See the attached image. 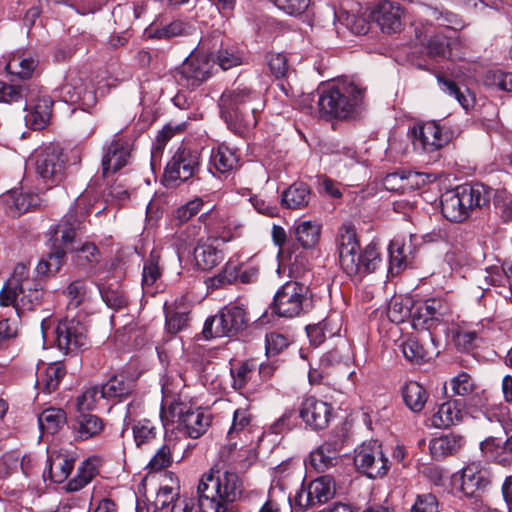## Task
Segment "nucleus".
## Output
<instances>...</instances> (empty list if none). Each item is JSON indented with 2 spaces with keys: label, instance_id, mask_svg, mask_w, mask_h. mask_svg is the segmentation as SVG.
Listing matches in <instances>:
<instances>
[{
  "label": "nucleus",
  "instance_id": "obj_14",
  "mask_svg": "<svg viewBox=\"0 0 512 512\" xmlns=\"http://www.w3.org/2000/svg\"><path fill=\"white\" fill-rule=\"evenodd\" d=\"M354 464L359 472L372 479L383 477L389 470V460L376 440L364 442L355 449Z\"/></svg>",
  "mask_w": 512,
  "mask_h": 512
},
{
  "label": "nucleus",
  "instance_id": "obj_18",
  "mask_svg": "<svg viewBox=\"0 0 512 512\" xmlns=\"http://www.w3.org/2000/svg\"><path fill=\"white\" fill-rule=\"evenodd\" d=\"M449 304L439 298L427 299L413 305L412 326L418 330H429L449 314Z\"/></svg>",
  "mask_w": 512,
  "mask_h": 512
},
{
  "label": "nucleus",
  "instance_id": "obj_28",
  "mask_svg": "<svg viewBox=\"0 0 512 512\" xmlns=\"http://www.w3.org/2000/svg\"><path fill=\"white\" fill-rule=\"evenodd\" d=\"M464 438L456 434H446L433 438L429 442L431 456L435 460H442L448 456L457 454L463 447Z\"/></svg>",
  "mask_w": 512,
  "mask_h": 512
},
{
  "label": "nucleus",
  "instance_id": "obj_49",
  "mask_svg": "<svg viewBox=\"0 0 512 512\" xmlns=\"http://www.w3.org/2000/svg\"><path fill=\"white\" fill-rule=\"evenodd\" d=\"M98 289L102 300L108 307L118 310L127 305V297L117 283L99 284Z\"/></svg>",
  "mask_w": 512,
  "mask_h": 512
},
{
  "label": "nucleus",
  "instance_id": "obj_24",
  "mask_svg": "<svg viewBox=\"0 0 512 512\" xmlns=\"http://www.w3.org/2000/svg\"><path fill=\"white\" fill-rule=\"evenodd\" d=\"M202 48L209 50L207 56L210 63H216L222 70H228L242 63V57L234 46L223 45L220 33L213 35L211 39L200 41Z\"/></svg>",
  "mask_w": 512,
  "mask_h": 512
},
{
  "label": "nucleus",
  "instance_id": "obj_41",
  "mask_svg": "<svg viewBox=\"0 0 512 512\" xmlns=\"http://www.w3.org/2000/svg\"><path fill=\"white\" fill-rule=\"evenodd\" d=\"M340 331L338 324L334 323L331 318H326L316 324L306 326L307 336L310 343L314 346L322 344L327 337H333Z\"/></svg>",
  "mask_w": 512,
  "mask_h": 512
},
{
  "label": "nucleus",
  "instance_id": "obj_25",
  "mask_svg": "<svg viewBox=\"0 0 512 512\" xmlns=\"http://www.w3.org/2000/svg\"><path fill=\"white\" fill-rule=\"evenodd\" d=\"M131 156V146L124 137L116 133L102 157V174L106 177L128 164Z\"/></svg>",
  "mask_w": 512,
  "mask_h": 512
},
{
  "label": "nucleus",
  "instance_id": "obj_37",
  "mask_svg": "<svg viewBox=\"0 0 512 512\" xmlns=\"http://www.w3.org/2000/svg\"><path fill=\"white\" fill-rule=\"evenodd\" d=\"M4 202L9 209V213L15 217L38 206L39 197L36 194L10 191L4 195Z\"/></svg>",
  "mask_w": 512,
  "mask_h": 512
},
{
  "label": "nucleus",
  "instance_id": "obj_2",
  "mask_svg": "<svg viewBox=\"0 0 512 512\" xmlns=\"http://www.w3.org/2000/svg\"><path fill=\"white\" fill-rule=\"evenodd\" d=\"M185 380L180 374L168 377L162 384L161 417L175 423L180 433L197 439L211 423V416L194 408L184 392Z\"/></svg>",
  "mask_w": 512,
  "mask_h": 512
},
{
  "label": "nucleus",
  "instance_id": "obj_6",
  "mask_svg": "<svg viewBox=\"0 0 512 512\" xmlns=\"http://www.w3.org/2000/svg\"><path fill=\"white\" fill-rule=\"evenodd\" d=\"M44 297L41 280L30 278L29 269L24 264H17L12 276L0 291V305L12 306L19 315L21 311H32L42 304Z\"/></svg>",
  "mask_w": 512,
  "mask_h": 512
},
{
  "label": "nucleus",
  "instance_id": "obj_13",
  "mask_svg": "<svg viewBox=\"0 0 512 512\" xmlns=\"http://www.w3.org/2000/svg\"><path fill=\"white\" fill-rule=\"evenodd\" d=\"M212 75V63L207 55L192 52L175 70L174 79L178 85L187 89H195L207 81Z\"/></svg>",
  "mask_w": 512,
  "mask_h": 512
},
{
  "label": "nucleus",
  "instance_id": "obj_40",
  "mask_svg": "<svg viewBox=\"0 0 512 512\" xmlns=\"http://www.w3.org/2000/svg\"><path fill=\"white\" fill-rule=\"evenodd\" d=\"M437 81L441 90L454 97L465 110L473 107L475 98L468 88L462 89L456 82L442 75L437 76Z\"/></svg>",
  "mask_w": 512,
  "mask_h": 512
},
{
  "label": "nucleus",
  "instance_id": "obj_32",
  "mask_svg": "<svg viewBox=\"0 0 512 512\" xmlns=\"http://www.w3.org/2000/svg\"><path fill=\"white\" fill-rule=\"evenodd\" d=\"M398 347L410 362L422 363L431 359L432 353L415 335H406L398 340Z\"/></svg>",
  "mask_w": 512,
  "mask_h": 512
},
{
  "label": "nucleus",
  "instance_id": "obj_63",
  "mask_svg": "<svg viewBox=\"0 0 512 512\" xmlns=\"http://www.w3.org/2000/svg\"><path fill=\"white\" fill-rule=\"evenodd\" d=\"M101 397V388L97 386L86 389L80 396L77 397V409L81 413L93 410L96 407L97 401Z\"/></svg>",
  "mask_w": 512,
  "mask_h": 512
},
{
  "label": "nucleus",
  "instance_id": "obj_15",
  "mask_svg": "<svg viewBox=\"0 0 512 512\" xmlns=\"http://www.w3.org/2000/svg\"><path fill=\"white\" fill-rule=\"evenodd\" d=\"M410 136L415 150L431 153L446 145L451 140L453 133L439 122L430 121L414 126L410 131Z\"/></svg>",
  "mask_w": 512,
  "mask_h": 512
},
{
  "label": "nucleus",
  "instance_id": "obj_17",
  "mask_svg": "<svg viewBox=\"0 0 512 512\" xmlns=\"http://www.w3.org/2000/svg\"><path fill=\"white\" fill-rule=\"evenodd\" d=\"M199 153L186 147H180L167 163L164 178L168 183L185 182L199 169Z\"/></svg>",
  "mask_w": 512,
  "mask_h": 512
},
{
  "label": "nucleus",
  "instance_id": "obj_51",
  "mask_svg": "<svg viewBox=\"0 0 512 512\" xmlns=\"http://www.w3.org/2000/svg\"><path fill=\"white\" fill-rule=\"evenodd\" d=\"M67 299V309H77L86 299L88 294L87 282L84 279L72 281L63 291Z\"/></svg>",
  "mask_w": 512,
  "mask_h": 512
},
{
  "label": "nucleus",
  "instance_id": "obj_54",
  "mask_svg": "<svg viewBox=\"0 0 512 512\" xmlns=\"http://www.w3.org/2000/svg\"><path fill=\"white\" fill-rule=\"evenodd\" d=\"M319 235V227L311 221H303L295 228L296 239L304 248L313 247L318 242Z\"/></svg>",
  "mask_w": 512,
  "mask_h": 512
},
{
  "label": "nucleus",
  "instance_id": "obj_3",
  "mask_svg": "<svg viewBox=\"0 0 512 512\" xmlns=\"http://www.w3.org/2000/svg\"><path fill=\"white\" fill-rule=\"evenodd\" d=\"M264 106L262 95L246 86L226 90L220 97L222 118L230 130L240 135L257 125Z\"/></svg>",
  "mask_w": 512,
  "mask_h": 512
},
{
  "label": "nucleus",
  "instance_id": "obj_56",
  "mask_svg": "<svg viewBox=\"0 0 512 512\" xmlns=\"http://www.w3.org/2000/svg\"><path fill=\"white\" fill-rule=\"evenodd\" d=\"M175 444L171 442L164 443L150 460L148 467L152 471H161L169 467L173 462L172 452Z\"/></svg>",
  "mask_w": 512,
  "mask_h": 512
},
{
  "label": "nucleus",
  "instance_id": "obj_16",
  "mask_svg": "<svg viewBox=\"0 0 512 512\" xmlns=\"http://www.w3.org/2000/svg\"><path fill=\"white\" fill-rule=\"evenodd\" d=\"M55 334L57 347L66 354L75 352L88 344L86 325L74 317L66 316L59 321Z\"/></svg>",
  "mask_w": 512,
  "mask_h": 512
},
{
  "label": "nucleus",
  "instance_id": "obj_64",
  "mask_svg": "<svg viewBox=\"0 0 512 512\" xmlns=\"http://www.w3.org/2000/svg\"><path fill=\"white\" fill-rule=\"evenodd\" d=\"M438 510V500L432 493L418 495L411 508V512H438Z\"/></svg>",
  "mask_w": 512,
  "mask_h": 512
},
{
  "label": "nucleus",
  "instance_id": "obj_4",
  "mask_svg": "<svg viewBox=\"0 0 512 512\" xmlns=\"http://www.w3.org/2000/svg\"><path fill=\"white\" fill-rule=\"evenodd\" d=\"M366 87L358 79H341L318 95V109L326 119H348L358 113Z\"/></svg>",
  "mask_w": 512,
  "mask_h": 512
},
{
  "label": "nucleus",
  "instance_id": "obj_42",
  "mask_svg": "<svg viewBox=\"0 0 512 512\" xmlns=\"http://www.w3.org/2000/svg\"><path fill=\"white\" fill-rule=\"evenodd\" d=\"M75 460L73 457L58 454L49 459V478L55 483H62L71 474Z\"/></svg>",
  "mask_w": 512,
  "mask_h": 512
},
{
  "label": "nucleus",
  "instance_id": "obj_60",
  "mask_svg": "<svg viewBox=\"0 0 512 512\" xmlns=\"http://www.w3.org/2000/svg\"><path fill=\"white\" fill-rule=\"evenodd\" d=\"M255 370V365L250 362H244L237 367L231 368L233 387L237 390L243 389L254 375Z\"/></svg>",
  "mask_w": 512,
  "mask_h": 512
},
{
  "label": "nucleus",
  "instance_id": "obj_48",
  "mask_svg": "<svg viewBox=\"0 0 512 512\" xmlns=\"http://www.w3.org/2000/svg\"><path fill=\"white\" fill-rule=\"evenodd\" d=\"M39 426L48 433H56L66 422V412L60 408L45 409L38 417Z\"/></svg>",
  "mask_w": 512,
  "mask_h": 512
},
{
  "label": "nucleus",
  "instance_id": "obj_11",
  "mask_svg": "<svg viewBox=\"0 0 512 512\" xmlns=\"http://www.w3.org/2000/svg\"><path fill=\"white\" fill-rule=\"evenodd\" d=\"M247 324L245 309L238 305H228L217 315L206 320L203 335L205 339L232 337L242 331Z\"/></svg>",
  "mask_w": 512,
  "mask_h": 512
},
{
  "label": "nucleus",
  "instance_id": "obj_12",
  "mask_svg": "<svg viewBox=\"0 0 512 512\" xmlns=\"http://www.w3.org/2000/svg\"><path fill=\"white\" fill-rule=\"evenodd\" d=\"M35 170L48 188L58 185L65 177L67 158L62 149L49 145L34 154Z\"/></svg>",
  "mask_w": 512,
  "mask_h": 512
},
{
  "label": "nucleus",
  "instance_id": "obj_38",
  "mask_svg": "<svg viewBox=\"0 0 512 512\" xmlns=\"http://www.w3.org/2000/svg\"><path fill=\"white\" fill-rule=\"evenodd\" d=\"M402 397L405 405L413 412H421L428 400L426 389L416 381L405 383L402 388Z\"/></svg>",
  "mask_w": 512,
  "mask_h": 512
},
{
  "label": "nucleus",
  "instance_id": "obj_46",
  "mask_svg": "<svg viewBox=\"0 0 512 512\" xmlns=\"http://www.w3.org/2000/svg\"><path fill=\"white\" fill-rule=\"evenodd\" d=\"M188 34V26L184 22L177 20L173 21L170 24H167L162 27H158L155 25H151L146 30V35L150 39H171L178 36H183Z\"/></svg>",
  "mask_w": 512,
  "mask_h": 512
},
{
  "label": "nucleus",
  "instance_id": "obj_26",
  "mask_svg": "<svg viewBox=\"0 0 512 512\" xmlns=\"http://www.w3.org/2000/svg\"><path fill=\"white\" fill-rule=\"evenodd\" d=\"M135 386L136 381L134 378L120 373L110 377L101 386V397L108 400L122 401L133 393Z\"/></svg>",
  "mask_w": 512,
  "mask_h": 512
},
{
  "label": "nucleus",
  "instance_id": "obj_61",
  "mask_svg": "<svg viewBox=\"0 0 512 512\" xmlns=\"http://www.w3.org/2000/svg\"><path fill=\"white\" fill-rule=\"evenodd\" d=\"M451 389L458 396H468L476 389L475 382L467 372H460L450 381Z\"/></svg>",
  "mask_w": 512,
  "mask_h": 512
},
{
  "label": "nucleus",
  "instance_id": "obj_19",
  "mask_svg": "<svg viewBox=\"0 0 512 512\" xmlns=\"http://www.w3.org/2000/svg\"><path fill=\"white\" fill-rule=\"evenodd\" d=\"M81 226V219L77 217L75 211H68L52 229V246L72 253L81 243V239L79 238Z\"/></svg>",
  "mask_w": 512,
  "mask_h": 512
},
{
  "label": "nucleus",
  "instance_id": "obj_57",
  "mask_svg": "<svg viewBox=\"0 0 512 512\" xmlns=\"http://www.w3.org/2000/svg\"><path fill=\"white\" fill-rule=\"evenodd\" d=\"M338 20L353 34L364 35L369 31V22L363 16L343 12L338 15Z\"/></svg>",
  "mask_w": 512,
  "mask_h": 512
},
{
  "label": "nucleus",
  "instance_id": "obj_58",
  "mask_svg": "<svg viewBox=\"0 0 512 512\" xmlns=\"http://www.w3.org/2000/svg\"><path fill=\"white\" fill-rule=\"evenodd\" d=\"M160 276L161 269L159 267V256L152 252L149 259L145 261L143 266L142 286L144 288L151 287Z\"/></svg>",
  "mask_w": 512,
  "mask_h": 512
},
{
  "label": "nucleus",
  "instance_id": "obj_1",
  "mask_svg": "<svg viewBox=\"0 0 512 512\" xmlns=\"http://www.w3.org/2000/svg\"><path fill=\"white\" fill-rule=\"evenodd\" d=\"M196 499L184 495L171 496L170 512H237L235 502L242 494V482L234 472L215 476L204 474L197 486Z\"/></svg>",
  "mask_w": 512,
  "mask_h": 512
},
{
  "label": "nucleus",
  "instance_id": "obj_30",
  "mask_svg": "<svg viewBox=\"0 0 512 512\" xmlns=\"http://www.w3.org/2000/svg\"><path fill=\"white\" fill-rule=\"evenodd\" d=\"M238 161V156L234 150L224 144L219 145L212 150L209 172L214 176L216 173L226 174L237 167Z\"/></svg>",
  "mask_w": 512,
  "mask_h": 512
},
{
  "label": "nucleus",
  "instance_id": "obj_9",
  "mask_svg": "<svg viewBox=\"0 0 512 512\" xmlns=\"http://www.w3.org/2000/svg\"><path fill=\"white\" fill-rule=\"evenodd\" d=\"M311 304L309 286L298 281H288L274 295L272 311L279 317L300 316Z\"/></svg>",
  "mask_w": 512,
  "mask_h": 512
},
{
  "label": "nucleus",
  "instance_id": "obj_33",
  "mask_svg": "<svg viewBox=\"0 0 512 512\" xmlns=\"http://www.w3.org/2000/svg\"><path fill=\"white\" fill-rule=\"evenodd\" d=\"M52 105L48 98L38 99L24 117L26 125L33 130L44 129L50 121Z\"/></svg>",
  "mask_w": 512,
  "mask_h": 512
},
{
  "label": "nucleus",
  "instance_id": "obj_62",
  "mask_svg": "<svg viewBox=\"0 0 512 512\" xmlns=\"http://www.w3.org/2000/svg\"><path fill=\"white\" fill-rule=\"evenodd\" d=\"M290 344L288 337L279 332H270L265 337V349L267 356H276L285 350Z\"/></svg>",
  "mask_w": 512,
  "mask_h": 512
},
{
  "label": "nucleus",
  "instance_id": "obj_53",
  "mask_svg": "<svg viewBox=\"0 0 512 512\" xmlns=\"http://www.w3.org/2000/svg\"><path fill=\"white\" fill-rule=\"evenodd\" d=\"M72 253H75L76 264L83 268L92 267L99 262L100 253L91 242L80 243Z\"/></svg>",
  "mask_w": 512,
  "mask_h": 512
},
{
  "label": "nucleus",
  "instance_id": "obj_43",
  "mask_svg": "<svg viewBox=\"0 0 512 512\" xmlns=\"http://www.w3.org/2000/svg\"><path fill=\"white\" fill-rule=\"evenodd\" d=\"M310 493L316 504L325 503L335 494V481L330 475H323L309 483Z\"/></svg>",
  "mask_w": 512,
  "mask_h": 512
},
{
  "label": "nucleus",
  "instance_id": "obj_5",
  "mask_svg": "<svg viewBox=\"0 0 512 512\" xmlns=\"http://www.w3.org/2000/svg\"><path fill=\"white\" fill-rule=\"evenodd\" d=\"M339 262L343 271L350 277L361 279L374 272L381 263L380 252L376 244L370 243L360 250L355 228L344 224L337 236Z\"/></svg>",
  "mask_w": 512,
  "mask_h": 512
},
{
  "label": "nucleus",
  "instance_id": "obj_59",
  "mask_svg": "<svg viewBox=\"0 0 512 512\" xmlns=\"http://www.w3.org/2000/svg\"><path fill=\"white\" fill-rule=\"evenodd\" d=\"M267 64L271 73L279 78H286L291 73L288 58L283 53H269L267 55Z\"/></svg>",
  "mask_w": 512,
  "mask_h": 512
},
{
  "label": "nucleus",
  "instance_id": "obj_36",
  "mask_svg": "<svg viewBox=\"0 0 512 512\" xmlns=\"http://www.w3.org/2000/svg\"><path fill=\"white\" fill-rule=\"evenodd\" d=\"M173 305H165L166 328L176 334L188 323L189 307L185 299L176 300Z\"/></svg>",
  "mask_w": 512,
  "mask_h": 512
},
{
  "label": "nucleus",
  "instance_id": "obj_34",
  "mask_svg": "<svg viewBox=\"0 0 512 512\" xmlns=\"http://www.w3.org/2000/svg\"><path fill=\"white\" fill-rule=\"evenodd\" d=\"M104 428L102 420L90 413H81L75 418L72 430L77 439L87 440L98 435Z\"/></svg>",
  "mask_w": 512,
  "mask_h": 512
},
{
  "label": "nucleus",
  "instance_id": "obj_7",
  "mask_svg": "<svg viewBox=\"0 0 512 512\" xmlns=\"http://www.w3.org/2000/svg\"><path fill=\"white\" fill-rule=\"evenodd\" d=\"M487 202L488 194L482 184H463L442 194L441 212L447 220L459 223Z\"/></svg>",
  "mask_w": 512,
  "mask_h": 512
},
{
  "label": "nucleus",
  "instance_id": "obj_22",
  "mask_svg": "<svg viewBox=\"0 0 512 512\" xmlns=\"http://www.w3.org/2000/svg\"><path fill=\"white\" fill-rule=\"evenodd\" d=\"M404 14L398 2L383 0L373 6L370 17L383 33L392 34L402 30Z\"/></svg>",
  "mask_w": 512,
  "mask_h": 512
},
{
  "label": "nucleus",
  "instance_id": "obj_52",
  "mask_svg": "<svg viewBox=\"0 0 512 512\" xmlns=\"http://www.w3.org/2000/svg\"><path fill=\"white\" fill-rule=\"evenodd\" d=\"M411 299H401L394 297L387 309V316L393 323L399 324L404 322L407 318H412L413 306Z\"/></svg>",
  "mask_w": 512,
  "mask_h": 512
},
{
  "label": "nucleus",
  "instance_id": "obj_44",
  "mask_svg": "<svg viewBox=\"0 0 512 512\" xmlns=\"http://www.w3.org/2000/svg\"><path fill=\"white\" fill-rule=\"evenodd\" d=\"M388 252L390 257L389 270L392 274H397L407 266L410 247H407L403 240L395 238L390 242Z\"/></svg>",
  "mask_w": 512,
  "mask_h": 512
},
{
  "label": "nucleus",
  "instance_id": "obj_55",
  "mask_svg": "<svg viewBox=\"0 0 512 512\" xmlns=\"http://www.w3.org/2000/svg\"><path fill=\"white\" fill-rule=\"evenodd\" d=\"M484 84L491 88L512 93V71L489 70L485 74Z\"/></svg>",
  "mask_w": 512,
  "mask_h": 512
},
{
  "label": "nucleus",
  "instance_id": "obj_39",
  "mask_svg": "<svg viewBox=\"0 0 512 512\" xmlns=\"http://www.w3.org/2000/svg\"><path fill=\"white\" fill-rule=\"evenodd\" d=\"M37 65V60L25 52L13 54L6 63L8 73L18 76L21 79H28L32 76Z\"/></svg>",
  "mask_w": 512,
  "mask_h": 512
},
{
  "label": "nucleus",
  "instance_id": "obj_35",
  "mask_svg": "<svg viewBox=\"0 0 512 512\" xmlns=\"http://www.w3.org/2000/svg\"><path fill=\"white\" fill-rule=\"evenodd\" d=\"M311 190L303 182L293 183L281 195V203L287 209H301L309 204Z\"/></svg>",
  "mask_w": 512,
  "mask_h": 512
},
{
  "label": "nucleus",
  "instance_id": "obj_8",
  "mask_svg": "<svg viewBox=\"0 0 512 512\" xmlns=\"http://www.w3.org/2000/svg\"><path fill=\"white\" fill-rule=\"evenodd\" d=\"M428 15L438 21V26L432 24L426 27H416L415 35L421 44L427 48L428 55L431 57L450 58L453 45V36L455 30L448 25L451 23V14L445 15L436 8H429Z\"/></svg>",
  "mask_w": 512,
  "mask_h": 512
},
{
  "label": "nucleus",
  "instance_id": "obj_23",
  "mask_svg": "<svg viewBox=\"0 0 512 512\" xmlns=\"http://www.w3.org/2000/svg\"><path fill=\"white\" fill-rule=\"evenodd\" d=\"M228 239L208 237L200 239L193 251L195 265L202 271H208L220 264L225 257L224 245Z\"/></svg>",
  "mask_w": 512,
  "mask_h": 512
},
{
  "label": "nucleus",
  "instance_id": "obj_47",
  "mask_svg": "<svg viewBox=\"0 0 512 512\" xmlns=\"http://www.w3.org/2000/svg\"><path fill=\"white\" fill-rule=\"evenodd\" d=\"M252 422V414L247 408H238L234 411L233 422L227 433L230 448L236 446L235 438L241 437L242 433L249 430Z\"/></svg>",
  "mask_w": 512,
  "mask_h": 512
},
{
  "label": "nucleus",
  "instance_id": "obj_20",
  "mask_svg": "<svg viewBox=\"0 0 512 512\" xmlns=\"http://www.w3.org/2000/svg\"><path fill=\"white\" fill-rule=\"evenodd\" d=\"M59 97L70 104H81L86 107L96 102V96L90 82L76 72H69L64 84L59 89Z\"/></svg>",
  "mask_w": 512,
  "mask_h": 512
},
{
  "label": "nucleus",
  "instance_id": "obj_21",
  "mask_svg": "<svg viewBox=\"0 0 512 512\" xmlns=\"http://www.w3.org/2000/svg\"><path fill=\"white\" fill-rule=\"evenodd\" d=\"M332 411L333 408L329 403L314 396H308L300 404L299 417L306 428L319 431L328 427Z\"/></svg>",
  "mask_w": 512,
  "mask_h": 512
},
{
  "label": "nucleus",
  "instance_id": "obj_29",
  "mask_svg": "<svg viewBox=\"0 0 512 512\" xmlns=\"http://www.w3.org/2000/svg\"><path fill=\"white\" fill-rule=\"evenodd\" d=\"M463 406L457 400L442 403L437 412L432 415L431 422L436 428H448L462 421Z\"/></svg>",
  "mask_w": 512,
  "mask_h": 512
},
{
  "label": "nucleus",
  "instance_id": "obj_50",
  "mask_svg": "<svg viewBox=\"0 0 512 512\" xmlns=\"http://www.w3.org/2000/svg\"><path fill=\"white\" fill-rule=\"evenodd\" d=\"M157 426L148 419L139 420L133 426V436L137 447L152 444L157 439Z\"/></svg>",
  "mask_w": 512,
  "mask_h": 512
},
{
  "label": "nucleus",
  "instance_id": "obj_10",
  "mask_svg": "<svg viewBox=\"0 0 512 512\" xmlns=\"http://www.w3.org/2000/svg\"><path fill=\"white\" fill-rule=\"evenodd\" d=\"M489 483V472L480 463L472 462L462 469L461 491L465 505L472 512H485L482 493Z\"/></svg>",
  "mask_w": 512,
  "mask_h": 512
},
{
  "label": "nucleus",
  "instance_id": "obj_27",
  "mask_svg": "<svg viewBox=\"0 0 512 512\" xmlns=\"http://www.w3.org/2000/svg\"><path fill=\"white\" fill-rule=\"evenodd\" d=\"M65 374L64 365L60 362L43 364L37 369L36 387L40 391L50 394L58 388Z\"/></svg>",
  "mask_w": 512,
  "mask_h": 512
},
{
  "label": "nucleus",
  "instance_id": "obj_45",
  "mask_svg": "<svg viewBox=\"0 0 512 512\" xmlns=\"http://www.w3.org/2000/svg\"><path fill=\"white\" fill-rule=\"evenodd\" d=\"M68 252L51 245V251L47 259H42L37 267V273L43 276H53L66 262V255Z\"/></svg>",
  "mask_w": 512,
  "mask_h": 512
},
{
  "label": "nucleus",
  "instance_id": "obj_31",
  "mask_svg": "<svg viewBox=\"0 0 512 512\" xmlns=\"http://www.w3.org/2000/svg\"><path fill=\"white\" fill-rule=\"evenodd\" d=\"M102 460L98 456H92L82 462L77 474L67 483L68 491H79L88 485L98 474Z\"/></svg>",
  "mask_w": 512,
  "mask_h": 512
}]
</instances>
